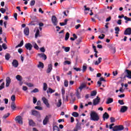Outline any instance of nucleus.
Returning a JSON list of instances; mask_svg holds the SVG:
<instances>
[{
	"label": "nucleus",
	"mask_w": 131,
	"mask_h": 131,
	"mask_svg": "<svg viewBox=\"0 0 131 131\" xmlns=\"http://www.w3.org/2000/svg\"><path fill=\"white\" fill-rule=\"evenodd\" d=\"M24 34L27 35L28 36L29 35V28L28 27H26L24 31Z\"/></svg>",
	"instance_id": "obj_19"
},
{
	"label": "nucleus",
	"mask_w": 131,
	"mask_h": 131,
	"mask_svg": "<svg viewBox=\"0 0 131 131\" xmlns=\"http://www.w3.org/2000/svg\"><path fill=\"white\" fill-rule=\"evenodd\" d=\"M6 88H8V86L10 85V83H11V78H10L9 77H7L6 79Z\"/></svg>",
	"instance_id": "obj_12"
},
{
	"label": "nucleus",
	"mask_w": 131,
	"mask_h": 131,
	"mask_svg": "<svg viewBox=\"0 0 131 131\" xmlns=\"http://www.w3.org/2000/svg\"><path fill=\"white\" fill-rule=\"evenodd\" d=\"M52 70H53V64L50 63L48 64V69H47L46 73L48 74L51 73Z\"/></svg>",
	"instance_id": "obj_7"
},
{
	"label": "nucleus",
	"mask_w": 131,
	"mask_h": 131,
	"mask_svg": "<svg viewBox=\"0 0 131 131\" xmlns=\"http://www.w3.org/2000/svg\"><path fill=\"white\" fill-rule=\"evenodd\" d=\"M124 18L126 20V21H131V18L129 17H127V16L124 17Z\"/></svg>",
	"instance_id": "obj_57"
},
{
	"label": "nucleus",
	"mask_w": 131,
	"mask_h": 131,
	"mask_svg": "<svg viewBox=\"0 0 131 131\" xmlns=\"http://www.w3.org/2000/svg\"><path fill=\"white\" fill-rule=\"evenodd\" d=\"M61 94L62 95V99L64 100H65V96H64V95H65V89H62L61 90Z\"/></svg>",
	"instance_id": "obj_28"
},
{
	"label": "nucleus",
	"mask_w": 131,
	"mask_h": 131,
	"mask_svg": "<svg viewBox=\"0 0 131 131\" xmlns=\"http://www.w3.org/2000/svg\"><path fill=\"white\" fill-rule=\"evenodd\" d=\"M70 64H71V62H70V61H68V60H66L63 62L64 65H70Z\"/></svg>",
	"instance_id": "obj_42"
},
{
	"label": "nucleus",
	"mask_w": 131,
	"mask_h": 131,
	"mask_svg": "<svg viewBox=\"0 0 131 131\" xmlns=\"http://www.w3.org/2000/svg\"><path fill=\"white\" fill-rule=\"evenodd\" d=\"M100 103V98L97 96V97L93 100V105L94 106H96V105H98V103Z\"/></svg>",
	"instance_id": "obj_11"
},
{
	"label": "nucleus",
	"mask_w": 131,
	"mask_h": 131,
	"mask_svg": "<svg viewBox=\"0 0 131 131\" xmlns=\"http://www.w3.org/2000/svg\"><path fill=\"white\" fill-rule=\"evenodd\" d=\"M69 36H70V34H69L68 32H67L65 36V40H68L69 39Z\"/></svg>",
	"instance_id": "obj_34"
},
{
	"label": "nucleus",
	"mask_w": 131,
	"mask_h": 131,
	"mask_svg": "<svg viewBox=\"0 0 131 131\" xmlns=\"http://www.w3.org/2000/svg\"><path fill=\"white\" fill-rule=\"evenodd\" d=\"M97 95V91H93L91 93V96L94 97V96H96Z\"/></svg>",
	"instance_id": "obj_33"
},
{
	"label": "nucleus",
	"mask_w": 131,
	"mask_h": 131,
	"mask_svg": "<svg viewBox=\"0 0 131 131\" xmlns=\"http://www.w3.org/2000/svg\"><path fill=\"white\" fill-rule=\"evenodd\" d=\"M38 68H43L45 67V65H43V63L41 62H39V64L38 65Z\"/></svg>",
	"instance_id": "obj_31"
},
{
	"label": "nucleus",
	"mask_w": 131,
	"mask_h": 131,
	"mask_svg": "<svg viewBox=\"0 0 131 131\" xmlns=\"http://www.w3.org/2000/svg\"><path fill=\"white\" fill-rule=\"evenodd\" d=\"M75 128H77V129H78V130L81 129V127L80 126V125H78V123H77L76 125V126Z\"/></svg>",
	"instance_id": "obj_45"
},
{
	"label": "nucleus",
	"mask_w": 131,
	"mask_h": 131,
	"mask_svg": "<svg viewBox=\"0 0 131 131\" xmlns=\"http://www.w3.org/2000/svg\"><path fill=\"white\" fill-rule=\"evenodd\" d=\"M124 128V127L122 125H116L114 127L113 130V131H121V130H123Z\"/></svg>",
	"instance_id": "obj_2"
},
{
	"label": "nucleus",
	"mask_w": 131,
	"mask_h": 131,
	"mask_svg": "<svg viewBox=\"0 0 131 131\" xmlns=\"http://www.w3.org/2000/svg\"><path fill=\"white\" fill-rule=\"evenodd\" d=\"M128 109V107L127 106L125 105L122 106L120 109V112L122 113H124V112H126V111H127Z\"/></svg>",
	"instance_id": "obj_8"
},
{
	"label": "nucleus",
	"mask_w": 131,
	"mask_h": 131,
	"mask_svg": "<svg viewBox=\"0 0 131 131\" xmlns=\"http://www.w3.org/2000/svg\"><path fill=\"white\" fill-rule=\"evenodd\" d=\"M48 90H49V91H47L48 94H49V93L50 94H53V93H54L55 92V90H54L50 88L48 89Z\"/></svg>",
	"instance_id": "obj_37"
},
{
	"label": "nucleus",
	"mask_w": 131,
	"mask_h": 131,
	"mask_svg": "<svg viewBox=\"0 0 131 131\" xmlns=\"http://www.w3.org/2000/svg\"><path fill=\"white\" fill-rule=\"evenodd\" d=\"M24 43V42L23 41V40L20 41L19 44H18L17 46L15 47V49H17V48H21V47L23 46Z\"/></svg>",
	"instance_id": "obj_25"
},
{
	"label": "nucleus",
	"mask_w": 131,
	"mask_h": 131,
	"mask_svg": "<svg viewBox=\"0 0 131 131\" xmlns=\"http://www.w3.org/2000/svg\"><path fill=\"white\" fill-rule=\"evenodd\" d=\"M82 41V39L81 38H78L77 40V41L78 42V43L81 42Z\"/></svg>",
	"instance_id": "obj_62"
},
{
	"label": "nucleus",
	"mask_w": 131,
	"mask_h": 131,
	"mask_svg": "<svg viewBox=\"0 0 131 131\" xmlns=\"http://www.w3.org/2000/svg\"><path fill=\"white\" fill-rule=\"evenodd\" d=\"M29 124L30 126H33V125H34V122H33V120H29Z\"/></svg>",
	"instance_id": "obj_36"
},
{
	"label": "nucleus",
	"mask_w": 131,
	"mask_h": 131,
	"mask_svg": "<svg viewBox=\"0 0 131 131\" xmlns=\"http://www.w3.org/2000/svg\"><path fill=\"white\" fill-rule=\"evenodd\" d=\"M51 20L54 26H57V25H58V19H57L56 16L53 15L52 16Z\"/></svg>",
	"instance_id": "obj_4"
},
{
	"label": "nucleus",
	"mask_w": 131,
	"mask_h": 131,
	"mask_svg": "<svg viewBox=\"0 0 131 131\" xmlns=\"http://www.w3.org/2000/svg\"><path fill=\"white\" fill-rule=\"evenodd\" d=\"M16 79L18 81H22V76H21L19 75H17L16 76Z\"/></svg>",
	"instance_id": "obj_27"
},
{
	"label": "nucleus",
	"mask_w": 131,
	"mask_h": 131,
	"mask_svg": "<svg viewBox=\"0 0 131 131\" xmlns=\"http://www.w3.org/2000/svg\"><path fill=\"white\" fill-rule=\"evenodd\" d=\"M9 116H10V113H8L7 114H5L3 116V118H4V119H6V118H8V117H9Z\"/></svg>",
	"instance_id": "obj_52"
},
{
	"label": "nucleus",
	"mask_w": 131,
	"mask_h": 131,
	"mask_svg": "<svg viewBox=\"0 0 131 131\" xmlns=\"http://www.w3.org/2000/svg\"><path fill=\"white\" fill-rule=\"evenodd\" d=\"M33 101L34 104H36V102H37V99L35 97H33Z\"/></svg>",
	"instance_id": "obj_56"
},
{
	"label": "nucleus",
	"mask_w": 131,
	"mask_h": 131,
	"mask_svg": "<svg viewBox=\"0 0 131 131\" xmlns=\"http://www.w3.org/2000/svg\"><path fill=\"white\" fill-rule=\"evenodd\" d=\"M51 115L46 116L44 120H43V125H46V124H48V122H49V120L50 119V118L51 117Z\"/></svg>",
	"instance_id": "obj_6"
},
{
	"label": "nucleus",
	"mask_w": 131,
	"mask_h": 131,
	"mask_svg": "<svg viewBox=\"0 0 131 131\" xmlns=\"http://www.w3.org/2000/svg\"><path fill=\"white\" fill-rule=\"evenodd\" d=\"M84 88H86V84H85V83H83L82 84H81V85H80V86L79 87V90H80V92H81L83 90V89H84Z\"/></svg>",
	"instance_id": "obj_20"
},
{
	"label": "nucleus",
	"mask_w": 131,
	"mask_h": 131,
	"mask_svg": "<svg viewBox=\"0 0 131 131\" xmlns=\"http://www.w3.org/2000/svg\"><path fill=\"white\" fill-rule=\"evenodd\" d=\"M110 120H111V122L112 123L115 122V118L114 117H111Z\"/></svg>",
	"instance_id": "obj_55"
},
{
	"label": "nucleus",
	"mask_w": 131,
	"mask_h": 131,
	"mask_svg": "<svg viewBox=\"0 0 131 131\" xmlns=\"http://www.w3.org/2000/svg\"><path fill=\"white\" fill-rule=\"evenodd\" d=\"M14 18L15 19V20H17V16H18V14H17V13H15L14 14Z\"/></svg>",
	"instance_id": "obj_64"
},
{
	"label": "nucleus",
	"mask_w": 131,
	"mask_h": 131,
	"mask_svg": "<svg viewBox=\"0 0 131 131\" xmlns=\"http://www.w3.org/2000/svg\"><path fill=\"white\" fill-rule=\"evenodd\" d=\"M124 34L125 35H130L131 34V28H127L124 31Z\"/></svg>",
	"instance_id": "obj_10"
},
{
	"label": "nucleus",
	"mask_w": 131,
	"mask_h": 131,
	"mask_svg": "<svg viewBox=\"0 0 131 131\" xmlns=\"http://www.w3.org/2000/svg\"><path fill=\"white\" fill-rule=\"evenodd\" d=\"M15 121L19 123V124H23V118L21 116H17L15 119Z\"/></svg>",
	"instance_id": "obj_3"
},
{
	"label": "nucleus",
	"mask_w": 131,
	"mask_h": 131,
	"mask_svg": "<svg viewBox=\"0 0 131 131\" xmlns=\"http://www.w3.org/2000/svg\"><path fill=\"white\" fill-rule=\"evenodd\" d=\"M25 48L27 50H29V51H31L32 50L33 46L30 43H27L25 45Z\"/></svg>",
	"instance_id": "obj_9"
},
{
	"label": "nucleus",
	"mask_w": 131,
	"mask_h": 131,
	"mask_svg": "<svg viewBox=\"0 0 131 131\" xmlns=\"http://www.w3.org/2000/svg\"><path fill=\"white\" fill-rule=\"evenodd\" d=\"M72 115H73V116H74V117H78V116H79L78 113L76 112H74L72 113Z\"/></svg>",
	"instance_id": "obj_35"
},
{
	"label": "nucleus",
	"mask_w": 131,
	"mask_h": 131,
	"mask_svg": "<svg viewBox=\"0 0 131 131\" xmlns=\"http://www.w3.org/2000/svg\"><path fill=\"white\" fill-rule=\"evenodd\" d=\"M11 108L13 111H15L16 110V108H17V106L14 102H12L11 104Z\"/></svg>",
	"instance_id": "obj_16"
},
{
	"label": "nucleus",
	"mask_w": 131,
	"mask_h": 131,
	"mask_svg": "<svg viewBox=\"0 0 131 131\" xmlns=\"http://www.w3.org/2000/svg\"><path fill=\"white\" fill-rule=\"evenodd\" d=\"M42 101H43V103L46 104V106L48 107V108H50V103H49V100H48L46 97H42Z\"/></svg>",
	"instance_id": "obj_5"
},
{
	"label": "nucleus",
	"mask_w": 131,
	"mask_h": 131,
	"mask_svg": "<svg viewBox=\"0 0 131 131\" xmlns=\"http://www.w3.org/2000/svg\"><path fill=\"white\" fill-rule=\"evenodd\" d=\"M84 52L85 54H90V50L89 49H85Z\"/></svg>",
	"instance_id": "obj_63"
},
{
	"label": "nucleus",
	"mask_w": 131,
	"mask_h": 131,
	"mask_svg": "<svg viewBox=\"0 0 131 131\" xmlns=\"http://www.w3.org/2000/svg\"><path fill=\"white\" fill-rule=\"evenodd\" d=\"M2 48H3L4 50H7L8 49V47H7V45L6 43H3L2 45Z\"/></svg>",
	"instance_id": "obj_54"
},
{
	"label": "nucleus",
	"mask_w": 131,
	"mask_h": 131,
	"mask_svg": "<svg viewBox=\"0 0 131 131\" xmlns=\"http://www.w3.org/2000/svg\"><path fill=\"white\" fill-rule=\"evenodd\" d=\"M70 96H71L72 101H73V102H74L76 100L75 97H74V94L71 93H70Z\"/></svg>",
	"instance_id": "obj_26"
},
{
	"label": "nucleus",
	"mask_w": 131,
	"mask_h": 131,
	"mask_svg": "<svg viewBox=\"0 0 131 131\" xmlns=\"http://www.w3.org/2000/svg\"><path fill=\"white\" fill-rule=\"evenodd\" d=\"M32 114L34 115V116H40V114L37 111H32Z\"/></svg>",
	"instance_id": "obj_13"
},
{
	"label": "nucleus",
	"mask_w": 131,
	"mask_h": 131,
	"mask_svg": "<svg viewBox=\"0 0 131 131\" xmlns=\"http://www.w3.org/2000/svg\"><path fill=\"white\" fill-rule=\"evenodd\" d=\"M12 66L15 67V68H17L18 67V66L19 65V63H18V61L17 60L14 59L13 60L12 63Z\"/></svg>",
	"instance_id": "obj_14"
},
{
	"label": "nucleus",
	"mask_w": 131,
	"mask_h": 131,
	"mask_svg": "<svg viewBox=\"0 0 131 131\" xmlns=\"http://www.w3.org/2000/svg\"><path fill=\"white\" fill-rule=\"evenodd\" d=\"M90 119L93 121H99L100 120L99 114L95 111H91L90 113Z\"/></svg>",
	"instance_id": "obj_1"
},
{
	"label": "nucleus",
	"mask_w": 131,
	"mask_h": 131,
	"mask_svg": "<svg viewBox=\"0 0 131 131\" xmlns=\"http://www.w3.org/2000/svg\"><path fill=\"white\" fill-rule=\"evenodd\" d=\"M102 36L101 35L98 36V38H100V39H103L104 37H105V34H101Z\"/></svg>",
	"instance_id": "obj_53"
},
{
	"label": "nucleus",
	"mask_w": 131,
	"mask_h": 131,
	"mask_svg": "<svg viewBox=\"0 0 131 131\" xmlns=\"http://www.w3.org/2000/svg\"><path fill=\"white\" fill-rule=\"evenodd\" d=\"M101 81H106V80H105L104 78L101 77L99 79V80L97 82V84H99V86H101V85L102 84Z\"/></svg>",
	"instance_id": "obj_17"
},
{
	"label": "nucleus",
	"mask_w": 131,
	"mask_h": 131,
	"mask_svg": "<svg viewBox=\"0 0 131 131\" xmlns=\"http://www.w3.org/2000/svg\"><path fill=\"white\" fill-rule=\"evenodd\" d=\"M125 72L127 73V77L131 79V71L129 70H126Z\"/></svg>",
	"instance_id": "obj_18"
},
{
	"label": "nucleus",
	"mask_w": 131,
	"mask_h": 131,
	"mask_svg": "<svg viewBox=\"0 0 131 131\" xmlns=\"http://www.w3.org/2000/svg\"><path fill=\"white\" fill-rule=\"evenodd\" d=\"M61 105H62V100L59 99L58 102L57 104V107H58L59 108V107H61Z\"/></svg>",
	"instance_id": "obj_30"
},
{
	"label": "nucleus",
	"mask_w": 131,
	"mask_h": 131,
	"mask_svg": "<svg viewBox=\"0 0 131 131\" xmlns=\"http://www.w3.org/2000/svg\"><path fill=\"white\" fill-rule=\"evenodd\" d=\"M76 96L78 99H81V96H80V93L78 91V89L76 91Z\"/></svg>",
	"instance_id": "obj_21"
},
{
	"label": "nucleus",
	"mask_w": 131,
	"mask_h": 131,
	"mask_svg": "<svg viewBox=\"0 0 131 131\" xmlns=\"http://www.w3.org/2000/svg\"><path fill=\"white\" fill-rule=\"evenodd\" d=\"M101 62H102V58H101V57H99L98 58V61H96L95 62V65H99L100 64V63H101Z\"/></svg>",
	"instance_id": "obj_23"
},
{
	"label": "nucleus",
	"mask_w": 131,
	"mask_h": 131,
	"mask_svg": "<svg viewBox=\"0 0 131 131\" xmlns=\"http://www.w3.org/2000/svg\"><path fill=\"white\" fill-rule=\"evenodd\" d=\"M43 91H47V90H48V84H47V83H43Z\"/></svg>",
	"instance_id": "obj_29"
},
{
	"label": "nucleus",
	"mask_w": 131,
	"mask_h": 131,
	"mask_svg": "<svg viewBox=\"0 0 131 131\" xmlns=\"http://www.w3.org/2000/svg\"><path fill=\"white\" fill-rule=\"evenodd\" d=\"M103 119L105 120V119H108V118H109V115L108 114V113H105L103 115Z\"/></svg>",
	"instance_id": "obj_22"
},
{
	"label": "nucleus",
	"mask_w": 131,
	"mask_h": 131,
	"mask_svg": "<svg viewBox=\"0 0 131 131\" xmlns=\"http://www.w3.org/2000/svg\"><path fill=\"white\" fill-rule=\"evenodd\" d=\"M0 11L2 14H5V13H6V9L3 8H1Z\"/></svg>",
	"instance_id": "obj_50"
},
{
	"label": "nucleus",
	"mask_w": 131,
	"mask_h": 131,
	"mask_svg": "<svg viewBox=\"0 0 131 131\" xmlns=\"http://www.w3.org/2000/svg\"><path fill=\"white\" fill-rule=\"evenodd\" d=\"M86 69H88V67L85 66H83L82 67V72H85V71H86Z\"/></svg>",
	"instance_id": "obj_47"
},
{
	"label": "nucleus",
	"mask_w": 131,
	"mask_h": 131,
	"mask_svg": "<svg viewBox=\"0 0 131 131\" xmlns=\"http://www.w3.org/2000/svg\"><path fill=\"white\" fill-rule=\"evenodd\" d=\"M38 92H39L38 89L35 88L33 91H32L31 93H38Z\"/></svg>",
	"instance_id": "obj_43"
},
{
	"label": "nucleus",
	"mask_w": 131,
	"mask_h": 131,
	"mask_svg": "<svg viewBox=\"0 0 131 131\" xmlns=\"http://www.w3.org/2000/svg\"><path fill=\"white\" fill-rule=\"evenodd\" d=\"M74 70H75L76 71H81V69L80 68H73Z\"/></svg>",
	"instance_id": "obj_51"
},
{
	"label": "nucleus",
	"mask_w": 131,
	"mask_h": 131,
	"mask_svg": "<svg viewBox=\"0 0 131 131\" xmlns=\"http://www.w3.org/2000/svg\"><path fill=\"white\" fill-rule=\"evenodd\" d=\"M10 58H11V55L9 53H6L5 55L6 60H10Z\"/></svg>",
	"instance_id": "obj_32"
},
{
	"label": "nucleus",
	"mask_w": 131,
	"mask_h": 131,
	"mask_svg": "<svg viewBox=\"0 0 131 131\" xmlns=\"http://www.w3.org/2000/svg\"><path fill=\"white\" fill-rule=\"evenodd\" d=\"M118 103L120 104V105H124V102H123V100H119Z\"/></svg>",
	"instance_id": "obj_49"
},
{
	"label": "nucleus",
	"mask_w": 131,
	"mask_h": 131,
	"mask_svg": "<svg viewBox=\"0 0 131 131\" xmlns=\"http://www.w3.org/2000/svg\"><path fill=\"white\" fill-rule=\"evenodd\" d=\"M40 51L42 52V53H45V52H46V49H45V48L42 47L40 49Z\"/></svg>",
	"instance_id": "obj_60"
},
{
	"label": "nucleus",
	"mask_w": 131,
	"mask_h": 131,
	"mask_svg": "<svg viewBox=\"0 0 131 131\" xmlns=\"http://www.w3.org/2000/svg\"><path fill=\"white\" fill-rule=\"evenodd\" d=\"M38 56L39 57H40V58H42L43 59H44L45 60H46V59L47 58V55H46V54H45V53H38Z\"/></svg>",
	"instance_id": "obj_15"
},
{
	"label": "nucleus",
	"mask_w": 131,
	"mask_h": 131,
	"mask_svg": "<svg viewBox=\"0 0 131 131\" xmlns=\"http://www.w3.org/2000/svg\"><path fill=\"white\" fill-rule=\"evenodd\" d=\"M63 49H64V51L66 52H69L70 51V47H62Z\"/></svg>",
	"instance_id": "obj_41"
},
{
	"label": "nucleus",
	"mask_w": 131,
	"mask_h": 131,
	"mask_svg": "<svg viewBox=\"0 0 131 131\" xmlns=\"http://www.w3.org/2000/svg\"><path fill=\"white\" fill-rule=\"evenodd\" d=\"M111 50L112 51V53L113 54H115V53H116V49L115 47H111Z\"/></svg>",
	"instance_id": "obj_38"
},
{
	"label": "nucleus",
	"mask_w": 131,
	"mask_h": 131,
	"mask_svg": "<svg viewBox=\"0 0 131 131\" xmlns=\"http://www.w3.org/2000/svg\"><path fill=\"white\" fill-rule=\"evenodd\" d=\"M53 131H60V130L59 129V127H58V126L57 125H55L53 127Z\"/></svg>",
	"instance_id": "obj_40"
},
{
	"label": "nucleus",
	"mask_w": 131,
	"mask_h": 131,
	"mask_svg": "<svg viewBox=\"0 0 131 131\" xmlns=\"http://www.w3.org/2000/svg\"><path fill=\"white\" fill-rule=\"evenodd\" d=\"M30 6H34L35 5V1L34 0H32L30 2Z\"/></svg>",
	"instance_id": "obj_48"
},
{
	"label": "nucleus",
	"mask_w": 131,
	"mask_h": 131,
	"mask_svg": "<svg viewBox=\"0 0 131 131\" xmlns=\"http://www.w3.org/2000/svg\"><path fill=\"white\" fill-rule=\"evenodd\" d=\"M64 85L66 88L68 86V81L67 80H65L64 82Z\"/></svg>",
	"instance_id": "obj_46"
},
{
	"label": "nucleus",
	"mask_w": 131,
	"mask_h": 131,
	"mask_svg": "<svg viewBox=\"0 0 131 131\" xmlns=\"http://www.w3.org/2000/svg\"><path fill=\"white\" fill-rule=\"evenodd\" d=\"M115 31H117V32H120V29H119V27H117L115 28Z\"/></svg>",
	"instance_id": "obj_61"
},
{
	"label": "nucleus",
	"mask_w": 131,
	"mask_h": 131,
	"mask_svg": "<svg viewBox=\"0 0 131 131\" xmlns=\"http://www.w3.org/2000/svg\"><path fill=\"white\" fill-rule=\"evenodd\" d=\"M38 35H39V30L37 29L36 30V33H35V38H37V37H38Z\"/></svg>",
	"instance_id": "obj_39"
},
{
	"label": "nucleus",
	"mask_w": 131,
	"mask_h": 131,
	"mask_svg": "<svg viewBox=\"0 0 131 131\" xmlns=\"http://www.w3.org/2000/svg\"><path fill=\"white\" fill-rule=\"evenodd\" d=\"M35 108L37 109V110H42V107H41V106H36L35 107Z\"/></svg>",
	"instance_id": "obj_58"
},
{
	"label": "nucleus",
	"mask_w": 131,
	"mask_h": 131,
	"mask_svg": "<svg viewBox=\"0 0 131 131\" xmlns=\"http://www.w3.org/2000/svg\"><path fill=\"white\" fill-rule=\"evenodd\" d=\"M34 49H35L36 50H38L39 48H38V46L37 45V44H36V43H35L34 45Z\"/></svg>",
	"instance_id": "obj_59"
},
{
	"label": "nucleus",
	"mask_w": 131,
	"mask_h": 131,
	"mask_svg": "<svg viewBox=\"0 0 131 131\" xmlns=\"http://www.w3.org/2000/svg\"><path fill=\"white\" fill-rule=\"evenodd\" d=\"M113 102V98H108L106 101V104H111V103Z\"/></svg>",
	"instance_id": "obj_24"
},
{
	"label": "nucleus",
	"mask_w": 131,
	"mask_h": 131,
	"mask_svg": "<svg viewBox=\"0 0 131 131\" xmlns=\"http://www.w3.org/2000/svg\"><path fill=\"white\" fill-rule=\"evenodd\" d=\"M11 100L13 101V102H15L16 101V96L12 95L11 97Z\"/></svg>",
	"instance_id": "obj_44"
}]
</instances>
